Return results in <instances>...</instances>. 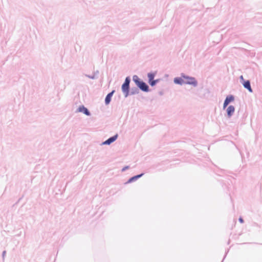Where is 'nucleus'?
<instances>
[{
    "mask_svg": "<svg viewBox=\"0 0 262 262\" xmlns=\"http://www.w3.org/2000/svg\"><path fill=\"white\" fill-rule=\"evenodd\" d=\"M133 80L136 84V85L143 91L148 92V85L142 81H141L139 78L135 75L133 76Z\"/></svg>",
    "mask_w": 262,
    "mask_h": 262,
    "instance_id": "f257e3e1",
    "label": "nucleus"
},
{
    "mask_svg": "<svg viewBox=\"0 0 262 262\" xmlns=\"http://www.w3.org/2000/svg\"><path fill=\"white\" fill-rule=\"evenodd\" d=\"M184 78L185 84H191L194 86L197 85V81L193 77H190L188 76H183Z\"/></svg>",
    "mask_w": 262,
    "mask_h": 262,
    "instance_id": "f03ea898",
    "label": "nucleus"
},
{
    "mask_svg": "<svg viewBox=\"0 0 262 262\" xmlns=\"http://www.w3.org/2000/svg\"><path fill=\"white\" fill-rule=\"evenodd\" d=\"M130 82V79L129 77H126L124 83L122 85V90L124 93H126V96H127L129 91V84Z\"/></svg>",
    "mask_w": 262,
    "mask_h": 262,
    "instance_id": "7ed1b4c3",
    "label": "nucleus"
},
{
    "mask_svg": "<svg viewBox=\"0 0 262 262\" xmlns=\"http://www.w3.org/2000/svg\"><path fill=\"white\" fill-rule=\"evenodd\" d=\"M154 77L155 74L154 73L148 74V82L151 86L155 85L156 83V81L154 80Z\"/></svg>",
    "mask_w": 262,
    "mask_h": 262,
    "instance_id": "20e7f679",
    "label": "nucleus"
},
{
    "mask_svg": "<svg viewBox=\"0 0 262 262\" xmlns=\"http://www.w3.org/2000/svg\"><path fill=\"white\" fill-rule=\"evenodd\" d=\"M233 100H234L233 96H232L231 95L227 96L224 101V105H223L224 108H225L230 102L233 101Z\"/></svg>",
    "mask_w": 262,
    "mask_h": 262,
    "instance_id": "39448f33",
    "label": "nucleus"
},
{
    "mask_svg": "<svg viewBox=\"0 0 262 262\" xmlns=\"http://www.w3.org/2000/svg\"><path fill=\"white\" fill-rule=\"evenodd\" d=\"M118 135H116L106 140L103 143V144H110L111 143L114 142L117 138Z\"/></svg>",
    "mask_w": 262,
    "mask_h": 262,
    "instance_id": "423d86ee",
    "label": "nucleus"
},
{
    "mask_svg": "<svg viewBox=\"0 0 262 262\" xmlns=\"http://www.w3.org/2000/svg\"><path fill=\"white\" fill-rule=\"evenodd\" d=\"M114 91H113L112 92L110 93L107 94L106 96L105 99V102L106 105L108 104L111 101V98L114 93Z\"/></svg>",
    "mask_w": 262,
    "mask_h": 262,
    "instance_id": "0eeeda50",
    "label": "nucleus"
},
{
    "mask_svg": "<svg viewBox=\"0 0 262 262\" xmlns=\"http://www.w3.org/2000/svg\"><path fill=\"white\" fill-rule=\"evenodd\" d=\"M78 112H82L84 114L89 116L90 115V112H89L88 110L84 106H81L78 108Z\"/></svg>",
    "mask_w": 262,
    "mask_h": 262,
    "instance_id": "6e6552de",
    "label": "nucleus"
},
{
    "mask_svg": "<svg viewBox=\"0 0 262 262\" xmlns=\"http://www.w3.org/2000/svg\"><path fill=\"white\" fill-rule=\"evenodd\" d=\"M174 82L175 83L179 84H185L184 78L182 77V78H176L174 79Z\"/></svg>",
    "mask_w": 262,
    "mask_h": 262,
    "instance_id": "1a4fd4ad",
    "label": "nucleus"
},
{
    "mask_svg": "<svg viewBox=\"0 0 262 262\" xmlns=\"http://www.w3.org/2000/svg\"><path fill=\"white\" fill-rule=\"evenodd\" d=\"M227 114L230 117L234 112V107L232 105H230L227 109Z\"/></svg>",
    "mask_w": 262,
    "mask_h": 262,
    "instance_id": "9d476101",
    "label": "nucleus"
},
{
    "mask_svg": "<svg viewBox=\"0 0 262 262\" xmlns=\"http://www.w3.org/2000/svg\"><path fill=\"white\" fill-rule=\"evenodd\" d=\"M243 85L246 89H248L250 92H252L249 81L248 80V81H245L243 83Z\"/></svg>",
    "mask_w": 262,
    "mask_h": 262,
    "instance_id": "9b49d317",
    "label": "nucleus"
},
{
    "mask_svg": "<svg viewBox=\"0 0 262 262\" xmlns=\"http://www.w3.org/2000/svg\"><path fill=\"white\" fill-rule=\"evenodd\" d=\"M142 175V174H140V175H138V176L132 177V178H130L128 182H130L133 181V180H137L138 178H140Z\"/></svg>",
    "mask_w": 262,
    "mask_h": 262,
    "instance_id": "f8f14e48",
    "label": "nucleus"
},
{
    "mask_svg": "<svg viewBox=\"0 0 262 262\" xmlns=\"http://www.w3.org/2000/svg\"><path fill=\"white\" fill-rule=\"evenodd\" d=\"M239 221L241 223H243L244 222V221H243V219H242V218H241V217H240V218L239 219Z\"/></svg>",
    "mask_w": 262,
    "mask_h": 262,
    "instance_id": "ddd939ff",
    "label": "nucleus"
},
{
    "mask_svg": "<svg viewBox=\"0 0 262 262\" xmlns=\"http://www.w3.org/2000/svg\"><path fill=\"white\" fill-rule=\"evenodd\" d=\"M240 78H241V79L242 80H244V78H243V76H241L240 77Z\"/></svg>",
    "mask_w": 262,
    "mask_h": 262,
    "instance_id": "4468645a",
    "label": "nucleus"
}]
</instances>
